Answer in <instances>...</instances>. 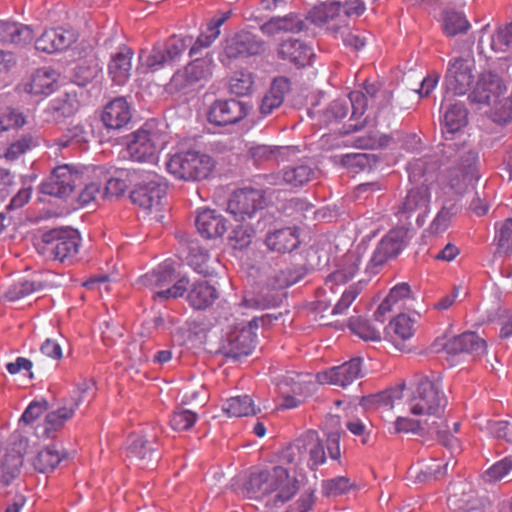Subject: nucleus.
<instances>
[{"label":"nucleus","mask_w":512,"mask_h":512,"mask_svg":"<svg viewBox=\"0 0 512 512\" xmlns=\"http://www.w3.org/2000/svg\"><path fill=\"white\" fill-rule=\"evenodd\" d=\"M446 405L447 398L443 391L437 384L427 379L418 383L408 400V408L412 414L426 416L424 424L427 426V434L435 436L452 454H458L461 452L459 440L450 433L443 418Z\"/></svg>","instance_id":"nucleus-1"},{"label":"nucleus","mask_w":512,"mask_h":512,"mask_svg":"<svg viewBox=\"0 0 512 512\" xmlns=\"http://www.w3.org/2000/svg\"><path fill=\"white\" fill-rule=\"evenodd\" d=\"M94 382L84 380L73 393L64 399L63 406L48 411L49 402L44 397H34V435L39 439H53L65 423L71 419L80 404L93 394Z\"/></svg>","instance_id":"nucleus-2"},{"label":"nucleus","mask_w":512,"mask_h":512,"mask_svg":"<svg viewBox=\"0 0 512 512\" xmlns=\"http://www.w3.org/2000/svg\"><path fill=\"white\" fill-rule=\"evenodd\" d=\"M248 484L253 492L266 496L265 506L270 512L282 508L299 490L298 479L282 465L252 473Z\"/></svg>","instance_id":"nucleus-3"},{"label":"nucleus","mask_w":512,"mask_h":512,"mask_svg":"<svg viewBox=\"0 0 512 512\" xmlns=\"http://www.w3.org/2000/svg\"><path fill=\"white\" fill-rule=\"evenodd\" d=\"M470 102L490 106L493 122L504 124L512 119V92L508 94L505 81L496 73L479 74L468 96Z\"/></svg>","instance_id":"nucleus-4"},{"label":"nucleus","mask_w":512,"mask_h":512,"mask_svg":"<svg viewBox=\"0 0 512 512\" xmlns=\"http://www.w3.org/2000/svg\"><path fill=\"white\" fill-rule=\"evenodd\" d=\"M366 10L363 0H331L321 2L308 12L306 20L324 29L334 39H338L342 29L352 17L361 16Z\"/></svg>","instance_id":"nucleus-5"},{"label":"nucleus","mask_w":512,"mask_h":512,"mask_svg":"<svg viewBox=\"0 0 512 512\" xmlns=\"http://www.w3.org/2000/svg\"><path fill=\"white\" fill-rule=\"evenodd\" d=\"M40 240L34 246L37 252L47 260L70 261L76 257L81 244V236L76 229L51 228L41 231Z\"/></svg>","instance_id":"nucleus-6"},{"label":"nucleus","mask_w":512,"mask_h":512,"mask_svg":"<svg viewBox=\"0 0 512 512\" xmlns=\"http://www.w3.org/2000/svg\"><path fill=\"white\" fill-rule=\"evenodd\" d=\"M139 284L153 291L155 301H166L182 297L187 291L189 279L177 278L173 261L166 260L154 270L142 275Z\"/></svg>","instance_id":"nucleus-7"},{"label":"nucleus","mask_w":512,"mask_h":512,"mask_svg":"<svg viewBox=\"0 0 512 512\" xmlns=\"http://www.w3.org/2000/svg\"><path fill=\"white\" fill-rule=\"evenodd\" d=\"M216 166L208 154L195 150L174 153L166 161L167 171L176 179L201 181L207 179Z\"/></svg>","instance_id":"nucleus-8"},{"label":"nucleus","mask_w":512,"mask_h":512,"mask_svg":"<svg viewBox=\"0 0 512 512\" xmlns=\"http://www.w3.org/2000/svg\"><path fill=\"white\" fill-rule=\"evenodd\" d=\"M162 143L159 131L152 124L145 123L126 137V150L133 161L150 162L156 159Z\"/></svg>","instance_id":"nucleus-9"},{"label":"nucleus","mask_w":512,"mask_h":512,"mask_svg":"<svg viewBox=\"0 0 512 512\" xmlns=\"http://www.w3.org/2000/svg\"><path fill=\"white\" fill-rule=\"evenodd\" d=\"M255 345L256 334L250 322L249 326L236 327L228 332L221 340L219 352L227 358L239 359L250 355Z\"/></svg>","instance_id":"nucleus-10"},{"label":"nucleus","mask_w":512,"mask_h":512,"mask_svg":"<svg viewBox=\"0 0 512 512\" xmlns=\"http://www.w3.org/2000/svg\"><path fill=\"white\" fill-rule=\"evenodd\" d=\"M265 199L260 190L243 188L236 190L227 204V211L236 221L245 222L264 208Z\"/></svg>","instance_id":"nucleus-11"},{"label":"nucleus","mask_w":512,"mask_h":512,"mask_svg":"<svg viewBox=\"0 0 512 512\" xmlns=\"http://www.w3.org/2000/svg\"><path fill=\"white\" fill-rule=\"evenodd\" d=\"M81 173L70 164L56 167L47 181L42 183L40 192L54 197H67L81 183Z\"/></svg>","instance_id":"nucleus-12"},{"label":"nucleus","mask_w":512,"mask_h":512,"mask_svg":"<svg viewBox=\"0 0 512 512\" xmlns=\"http://www.w3.org/2000/svg\"><path fill=\"white\" fill-rule=\"evenodd\" d=\"M474 64L472 60L462 57L449 61L445 75V83L448 90L455 95H465L471 92L474 83Z\"/></svg>","instance_id":"nucleus-13"},{"label":"nucleus","mask_w":512,"mask_h":512,"mask_svg":"<svg viewBox=\"0 0 512 512\" xmlns=\"http://www.w3.org/2000/svg\"><path fill=\"white\" fill-rule=\"evenodd\" d=\"M364 376L361 358H353L342 365L331 367L317 374L321 384L346 388Z\"/></svg>","instance_id":"nucleus-14"},{"label":"nucleus","mask_w":512,"mask_h":512,"mask_svg":"<svg viewBox=\"0 0 512 512\" xmlns=\"http://www.w3.org/2000/svg\"><path fill=\"white\" fill-rule=\"evenodd\" d=\"M214 61L211 56L196 57L183 69L178 70L172 77V85L183 89L201 81H207L213 72Z\"/></svg>","instance_id":"nucleus-15"},{"label":"nucleus","mask_w":512,"mask_h":512,"mask_svg":"<svg viewBox=\"0 0 512 512\" xmlns=\"http://www.w3.org/2000/svg\"><path fill=\"white\" fill-rule=\"evenodd\" d=\"M84 92L81 89H69L63 95L52 100L44 111L47 122L60 123L64 119L75 115L82 104Z\"/></svg>","instance_id":"nucleus-16"},{"label":"nucleus","mask_w":512,"mask_h":512,"mask_svg":"<svg viewBox=\"0 0 512 512\" xmlns=\"http://www.w3.org/2000/svg\"><path fill=\"white\" fill-rule=\"evenodd\" d=\"M249 111L250 106L240 100H217L209 109L208 120L218 126L231 125L243 120Z\"/></svg>","instance_id":"nucleus-17"},{"label":"nucleus","mask_w":512,"mask_h":512,"mask_svg":"<svg viewBox=\"0 0 512 512\" xmlns=\"http://www.w3.org/2000/svg\"><path fill=\"white\" fill-rule=\"evenodd\" d=\"M264 51V42L250 32H239L228 38L224 54L229 59H238L260 54Z\"/></svg>","instance_id":"nucleus-18"},{"label":"nucleus","mask_w":512,"mask_h":512,"mask_svg":"<svg viewBox=\"0 0 512 512\" xmlns=\"http://www.w3.org/2000/svg\"><path fill=\"white\" fill-rule=\"evenodd\" d=\"M512 47V23L499 27L495 33L489 29V25L481 29L478 41L480 54L488 56L490 52H506Z\"/></svg>","instance_id":"nucleus-19"},{"label":"nucleus","mask_w":512,"mask_h":512,"mask_svg":"<svg viewBox=\"0 0 512 512\" xmlns=\"http://www.w3.org/2000/svg\"><path fill=\"white\" fill-rule=\"evenodd\" d=\"M296 440L303 462L311 470L317 469L326 462V453L323 443L316 431L308 430Z\"/></svg>","instance_id":"nucleus-20"},{"label":"nucleus","mask_w":512,"mask_h":512,"mask_svg":"<svg viewBox=\"0 0 512 512\" xmlns=\"http://www.w3.org/2000/svg\"><path fill=\"white\" fill-rule=\"evenodd\" d=\"M157 446L154 436L133 434L129 438L127 457L142 468L148 467L159 458Z\"/></svg>","instance_id":"nucleus-21"},{"label":"nucleus","mask_w":512,"mask_h":512,"mask_svg":"<svg viewBox=\"0 0 512 512\" xmlns=\"http://www.w3.org/2000/svg\"><path fill=\"white\" fill-rule=\"evenodd\" d=\"M430 203V192L428 187H420L408 191L403 202L398 206L396 215L400 220H408L414 214H417V221L421 216H425Z\"/></svg>","instance_id":"nucleus-22"},{"label":"nucleus","mask_w":512,"mask_h":512,"mask_svg":"<svg viewBox=\"0 0 512 512\" xmlns=\"http://www.w3.org/2000/svg\"><path fill=\"white\" fill-rule=\"evenodd\" d=\"M442 347L448 355L468 353L474 357H480L487 351L486 341L475 332H465L454 336L447 340Z\"/></svg>","instance_id":"nucleus-23"},{"label":"nucleus","mask_w":512,"mask_h":512,"mask_svg":"<svg viewBox=\"0 0 512 512\" xmlns=\"http://www.w3.org/2000/svg\"><path fill=\"white\" fill-rule=\"evenodd\" d=\"M77 40L73 30L52 28L45 30L35 41V48L46 53H56L68 49Z\"/></svg>","instance_id":"nucleus-24"},{"label":"nucleus","mask_w":512,"mask_h":512,"mask_svg":"<svg viewBox=\"0 0 512 512\" xmlns=\"http://www.w3.org/2000/svg\"><path fill=\"white\" fill-rule=\"evenodd\" d=\"M300 243V230L296 226L269 231L265 237L266 247L279 254L291 253L299 247Z\"/></svg>","instance_id":"nucleus-25"},{"label":"nucleus","mask_w":512,"mask_h":512,"mask_svg":"<svg viewBox=\"0 0 512 512\" xmlns=\"http://www.w3.org/2000/svg\"><path fill=\"white\" fill-rule=\"evenodd\" d=\"M195 225L198 233L205 239H214L227 231V220L217 210L201 208L198 210Z\"/></svg>","instance_id":"nucleus-26"},{"label":"nucleus","mask_w":512,"mask_h":512,"mask_svg":"<svg viewBox=\"0 0 512 512\" xmlns=\"http://www.w3.org/2000/svg\"><path fill=\"white\" fill-rule=\"evenodd\" d=\"M277 55L279 59L301 68L310 64L314 52L307 43L299 39L289 38L279 44Z\"/></svg>","instance_id":"nucleus-27"},{"label":"nucleus","mask_w":512,"mask_h":512,"mask_svg":"<svg viewBox=\"0 0 512 512\" xmlns=\"http://www.w3.org/2000/svg\"><path fill=\"white\" fill-rule=\"evenodd\" d=\"M314 169L305 163H298L286 167L282 174H271L267 177L272 185H286L291 188L301 187L310 182L314 177Z\"/></svg>","instance_id":"nucleus-28"},{"label":"nucleus","mask_w":512,"mask_h":512,"mask_svg":"<svg viewBox=\"0 0 512 512\" xmlns=\"http://www.w3.org/2000/svg\"><path fill=\"white\" fill-rule=\"evenodd\" d=\"M404 237L405 232L402 229L390 230L377 244L371 262L375 266H380L397 256L403 249Z\"/></svg>","instance_id":"nucleus-29"},{"label":"nucleus","mask_w":512,"mask_h":512,"mask_svg":"<svg viewBox=\"0 0 512 512\" xmlns=\"http://www.w3.org/2000/svg\"><path fill=\"white\" fill-rule=\"evenodd\" d=\"M165 195L166 189L163 185L155 181H149L133 189L130 193V199L134 204L145 210H159Z\"/></svg>","instance_id":"nucleus-30"},{"label":"nucleus","mask_w":512,"mask_h":512,"mask_svg":"<svg viewBox=\"0 0 512 512\" xmlns=\"http://www.w3.org/2000/svg\"><path fill=\"white\" fill-rule=\"evenodd\" d=\"M187 301L195 310H205L212 306L219 298V292L215 286L206 280L194 281L190 287L187 285Z\"/></svg>","instance_id":"nucleus-31"},{"label":"nucleus","mask_w":512,"mask_h":512,"mask_svg":"<svg viewBox=\"0 0 512 512\" xmlns=\"http://www.w3.org/2000/svg\"><path fill=\"white\" fill-rule=\"evenodd\" d=\"M447 506V512H471L477 508L478 501L470 485L460 482L450 487Z\"/></svg>","instance_id":"nucleus-32"},{"label":"nucleus","mask_w":512,"mask_h":512,"mask_svg":"<svg viewBox=\"0 0 512 512\" xmlns=\"http://www.w3.org/2000/svg\"><path fill=\"white\" fill-rule=\"evenodd\" d=\"M101 120L106 128L118 130L126 126L131 120V110L123 97L110 101L104 108Z\"/></svg>","instance_id":"nucleus-33"},{"label":"nucleus","mask_w":512,"mask_h":512,"mask_svg":"<svg viewBox=\"0 0 512 512\" xmlns=\"http://www.w3.org/2000/svg\"><path fill=\"white\" fill-rule=\"evenodd\" d=\"M474 161L475 158L469 155L461 164L449 169L448 182L456 193L465 192L477 179Z\"/></svg>","instance_id":"nucleus-34"},{"label":"nucleus","mask_w":512,"mask_h":512,"mask_svg":"<svg viewBox=\"0 0 512 512\" xmlns=\"http://www.w3.org/2000/svg\"><path fill=\"white\" fill-rule=\"evenodd\" d=\"M232 10L218 11L207 23V32L201 33L189 50L190 57L196 56L200 50L210 47L219 37L220 27L231 17Z\"/></svg>","instance_id":"nucleus-35"},{"label":"nucleus","mask_w":512,"mask_h":512,"mask_svg":"<svg viewBox=\"0 0 512 512\" xmlns=\"http://www.w3.org/2000/svg\"><path fill=\"white\" fill-rule=\"evenodd\" d=\"M306 18L302 19L296 14H289L284 17H273L261 27L263 34L275 36L280 33H300L306 28Z\"/></svg>","instance_id":"nucleus-36"},{"label":"nucleus","mask_w":512,"mask_h":512,"mask_svg":"<svg viewBox=\"0 0 512 512\" xmlns=\"http://www.w3.org/2000/svg\"><path fill=\"white\" fill-rule=\"evenodd\" d=\"M290 89V81L286 77L275 78L264 94L259 105L261 115L268 116L275 109H278L284 101L285 94Z\"/></svg>","instance_id":"nucleus-37"},{"label":"nucleus","mask_w":512,"mask_h":512,"mask_svg":"<svg viewBox=\"0 0 512 512\" xmlns=\"http://www.w3.org/2000/svg\"><path fill=\"white\" fill-rule=\"evenodd\" d=\"M410 294L411 288L408 283L403 282L395 285L374 312L375 320L383 324L387 313L391 312L394 308L400 309L402 302L408 299Z\"/></svg>","instance_id":"nucleus-38"},{"label":"nucleus","mask_w":512,"mask_h":512,"mask_svg":"<svg viewBox=\"0 0 512 512\" xmlns=\"http://www.w3.org/2000/svg\"><path fill=\"white\" fill-rule=\"evenodd\" d=\"M133 52L127 48H122L112 56L108 71L112 80L118 85H124L131 76Z\"/></svg>","instance_id":"nucleus-39"},{"label":"nucleus","mask_w":512,"mask_h":512,"mask_svg":"<svg viewBox=\"0 0 512 512\" xmlns=\"http://www.w3.org/2000/svg\"><path fill=\"white\" fill-rule=\"evenodd\" d=\"M222 410L228 417L255 416L261 411L249 395H239L227 399L222 405Z\"/></svg>","instance_id":"nucleus-40"},{"label":"nucleus","mask_w":512,"mask_h":512,"mask_svg":"<svg viewBox=\"0 0 512 512\" xmlns=\"http://www.w3.org/2000/svg\"><path fill=\"white\" fill-rule=\"evenodd\" d=\"M99 71L100 67L96 56L90 53L76 63L72 70L71 80L77 86L85 87L98 75Z\"/></svg>","instance_id":"nucleus-41"},{"label":"nucleus","mask_w":512,"mask_h":512,"mask_svg":"<svg viewBox=\"0 0 512 512\" xmlns=\"http://www.w3.org/2000/svg\"><path fill=\"white\" fill-rule=\"evenodd\" d=\"M32 40V29L28 25L0 21V42L16 45L27 44Z\"/></svg>","instance_id":"nucleus-42"},{"label":"nucleus","mask_w":512,"mask_h":512,"mask_svg":"<svg viewBox=\"0 0 512 512\" xmlns=\"http://www.w3.org/2000/svg\"><path fill=\"white\" fill-rule=\"evenodd\" d=\"M250 155L255 163L267 161H284L290 154H295L296 149L290 146L256 145L251 147Z\"/></svg>","instance_id":"nucleus-43"},{"label":"nucleus","mask_w":512,"mask_h":512,"mask_svg":"<svg viewBox=\"0 0 512 512\" xmlns=\"http://www.w3.org/2000/svg\"><path fill=\"white\" fill-rule=\"evenodd\" d=\"M467 109L463 104H453L444 115L443 135L452 139L453 135L467 125Z\"/></svg>","instance_id":"nucleus-44"},{"label":"nucleus","mask_w":512,"mask_h":512,"mask_svg":"<svg viewBox=\"0 0 512 512\" xmlns=\"http://www.w3.org/2000/svg\"><path fill=\"white\" fill-rule=\"evenodd\" d=\"M64 455L56 444H49L40 449L34 457V470L41 473L53 471L62 461Z\"/></svg>","instance_id":"nucleus-45"},{"label":"nucleus","mask_w":512,"mask_h":512,"mask_svg":"<svg viewBox=\"0 0 512 512\" xmlns=\"http://www.w3.org/2000/svg\"><path fill=\"white\" fill-rule=\"evenodd\" d=\"M59 74L51 68L37 69L34 73V95H50L58 87Z\"/></svg>","instance_id":"nucleus-46"},{"label":"nucleus","mask_w":512,"mask_h":512,"mask_svg":"<svg viewBox=\"0 0 512 512\" xmlns=\"http://www.w3.org/2000/svg\"><path fill=\"white\" fill-rule=\"evenodd\" d=\"M297 378H300V376L298 375ZM289 380L293 382L291 388L292 394H290L289 391L285 390V388L289 386L288 379L279 384V389L282 398L280 406L281 408L284 409H293L298 407L303 401L301 397L304 395V390L306 388L305 383L302 382L300 379L294 381L293 378H289Z\"/></svg>","instance_id":"nucleus-47"},{"label":"nucleus","mask_w":512,"mask_h":512,"mask_svg":"<svg viewBox=\"0 0 512 512\" xmlns=\"http://www.w3.org/2000/svg\"><path fill=\"white\" fill-rule=\"evenodd\" d=\"M360 257L356 253H348L343 258L341 268L333 272L328 282L335 284H345L351 280L359 270Z\"/></svg>","instance_id":"nucleus-48"},{"label":"nucleus","mask_w":512,"mask_h":512,"mask_svg":"<svg viewBox=\"0 0 512 512\" xmlns=\"http://www.w3.org/2000/svg\"><path fill=\"white\" fill-rule=\"evenodd\" d=\"M443 28L446 35L455 36L467 32L470 23L462 12L446 9L443 16Z\"/></svg>","instance_id":"nucleus-49"},{"label":"nucleus","mask_w":512,"mask_h":512,"mask_svg":"<svg viewBox=\"0 0 512 512\" xmlns=\"http://www.w3.org/2000/svg\"><path fill=\"white\" fill-rule=\"evenodd\" d=\"M192 42L191 37H170L164 45H160L163 49L168 64H173L181 59Z\"/></svg>","instance_id":"nucleus-50"},{"label":"nucleus","mask_w":512,"mask_h":512,"mask_svg":"<svg viewBox=\"0 0 512 512\" xmlns=\"http://www.w3.org/2000/svg\"><path fill=\"white\" fill-rule=\"evenodd\" d=\"M349 329L364 341H380L381 331L379 327L371 324L370 321L360 317H353L349 320Z\"/></svg>","instance_id":"nucleus-51"},{"label":"nucleus","mask_w":512,"mask_h":512,"mask_svg":"<svg viewBox=\"0 0 512 512\" xmlns=\"http://www.w3.org/2000/svg\"><path fill=\"white\" fill-rule=\"evenodd\" d=\"M189 265L199 274L211 275L214 272L213 263L207 250L194 247L191 249L188 256Z\"/></svg>","instance_id":"nucleus-52"},{"label":"nucleus","mask_w":512,"mask_h":512,"mask_svg":"<svg viewBox=\"0 0 512 512\" xmlns=\"http://www.w3.org/2000/svg\"><path fill=\"white\" fill-rule=\"evenodd\" d=\"M388 330L390 335L393 333L395 340L397 338L407 340L414 335L416 327L414 320L410 316L399 314L389 323Z\"/></svg>","instance_id":"nucleus-53"},{"label":"nucleus","mask_w":512,"mask_h":512,"mask_svg":"<svg viewBox=\"0 0 512 512\" xmlns=\"http://www.w3.org/2000/svg\"><path fill=\"white\" fill-rule=\"evenodd\" d=\"M495 229L498 251L506 255L512 254V217L497 222Z\"/></svg>","instance_id":"nucleus-54"},{"label":"nucleus","mask_w":512,"mask_h":512,"mask_svg":"<svg viewBox=\"0 0 512 512\" xmlns=\"http://www.w3.org/2000/svg\"><path fill=\"white\" fill-rule=\"evenodd\" d=\"M254 235L255 231L253 227L249 224L242 223L234 227L231 231L229 236V244L234 249L241 250L247 248L251 244Z\"/></svg>","instance_id":"nucleus-55"},{"label":"nucleus","mask_w":512,"mask_h":512,"mask_svg":"<svg viewBox=\"0 0 512 512\" xmlns=\"http://www.w3.org/2000/svg\"><path fill=\"white\" fill-rule=\"evenodd\" d=\"M139 60L141 68H146L151 71H157L164 66L169 65L160 45L154 46L149 52H142Z\"/></svg>","instance_id":"nucleus-56"},{"label":"nucleus","mask_w":512,"mask_h":512,"mask_svg":"<svg viewBox=\"0 0 512 512\" xmlns=\"http://www.w3.org/2000/svg\"><path fill=\"white\" fill-rule=\"evenodd\" d=\"M197 414L191 410L177 408L170 418V426L175 431H186L191 429L197 421Z\"/></svg>","instance_id":"nucleus-57"},{"label":"nucleus","mask_w":512,"mask_h":512,"mask_svg":"<svg viewBox=\"0 0 512 512\" xmlns=\"http://www.w3.org/2000/svg\"><path fill=\"white\" fill-rule=\"evenodd\" d=\"M512 475V458L505 457L493 464L484 473V478L490 482L501 481Z\"/></svg>","instance_id":"nucleus-58"},{"label":"nucleus","mask_w":512,"mask_h":512,"mask_svg":"<svg viewBox=\"0 0 512 512\" xmlns=\"http://www.w3.org/2000/svg\"><path fill=\"white\" fill-rule=\"evenodd\" d=\"M362 290L360 282L350 285L332 309L333 315H340L351 306Z\"/></svg>","instance_id":"nucleus-59"},{"label":"nucleus","mask_w":512,"mask_h":512,"mask_svg":"<svg viewBox=\"0 0 512 512\" xmlns=\"http://www.w3.org/2000/svg\"><path fill=\"white\" fill-rule=\"evenodd\" d=\"M253 83L250 73H235L229 82L230 91L238 96L247 95L251 91Z\"/></svg>","instance_id":"nucleus-60"},{"label":"nucleus","mask_w":512,"mask_h":512,"mask_svg":"<svg viewBox=\"0 0 512 512\" xmlns=\"http://www.w3.org/2000/svg\"><path fill=\"white\" fill-rule=\"evenodd\" d=\"M25 117L11 108L0 109V132L19 128L25 124Z\"/></svg>","instance_id":"nucleus-61"},{"label":"nucleus","mask_w":512,"mask_h":512,"mask_svg":"<svg viewBox=\"0 0 512 512\" xmlns=\"http://www.w3.org/2000/svg\"><path fill=\"white\" fill-rule=\"evenodd\" d=\"M341 40L347 47H351L355 50H360L366 45L367 37L363 32L358 30L352 31L349 26V22L346 27L342 29V33L337 40Z\"/></svg>","instance_id":"nucleus-62"},{"label":"nucleus","mask_w":512,"mask_h":512,"mask_svg":"<svg viewBox=\"0 0 512 512\" xmlns=\"http://www.w3.org/2000/svg\"><path fill=\"white\" fill-rule=\"evenodd\" d=\"M396 433H427L424 420H414L407 417H398L394 423Z\"/></svg>","instance_id":"nucleus-63"},{"label":"nucleus","mask_w":512,"mask_h":512,"mask_svg":"<svg viewBox=\"0 0 512 512\" xmlns=\"http://www.w3.org/2000/svg\"><path fill=\"white\" fill-rule=\"evenodd\" d=\"M300 277V274L292 268L282 269L275 273L271 285L275 289H283L297 283Z\"/></svg>","instance_id":"nucleus-64"}]
</instances>
